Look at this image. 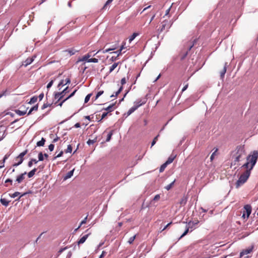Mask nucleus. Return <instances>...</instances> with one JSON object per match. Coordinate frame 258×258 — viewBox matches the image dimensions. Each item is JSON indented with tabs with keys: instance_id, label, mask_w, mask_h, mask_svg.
Listing matches in <instances>:
<instances>
[{
	"instance_id": "4be33fe9",
	"label": "nucleus",
	"mask_w": 258,
	"mask_h": 258,
	"mask_svg": "<svg viewBox=\"0 0 258 258\" xmlns=\"http://www.w3.org/2000/svg\"><path fill=\"white\" fill-rule=\"evenodd\" d=\"M8 156L7 155H5L3 160L0 161V168H2L5 166V162L6 160L8 158Z\"/></svg>"
},
{
	"instance_id": "c03bdc74",
	"label": "nucleus",
	"mask_w": 258,
	"mask_h": 258,
	"mask_svg": "<svg viewBox=\"0 0 258 258\" xmlns=\"http://www.w3.org/2000/svg\"><path fill=\"white\" fill-rule=\"evenodd\" d=\"M100 50H98L97 53H96L94 55H92V52H90L89 53H88L87 54H85V56H86V57H87L88 59H90L89 58L92 56V55L94 56L95 54H96L97 53H98Z\"/></svg>"
},
{
	"instance_id": "2f4dec72",
	"label": "nucleus",
	"mask_w": 258,
	"mask_h": 258,
	"mask_svg": "<svg viewBox=\"0 0 258 258\" xmlns=\"http://www.w3.org/2000/svg\"><path fill=\"white\" fill-rule=\"evenodd\" d=\"M187 198L185 197H183L180 201V204L181 205H184L186 203Z\"/></svg>"
},
{
	"instance_id": "6e6552de",
	"label": "nucleus",
	"mask_w": 258,
	"mask_h": 258,
	"mask_svg": "<svg viewBox=\"0 0 258 258\" xmlns=\"http://www.w3.org/2000/svg\"><path fill=\"white\" fill-rule=\"evenodd\" d=\"M253 249V245H251L248 248L243 250L240 253V256L242 257L245 254H247L252 252Z\"/></svg>"
},
{
	"instance_id": "4d7b16f0",
	"label": "nucleus",
	"mask_w": 258,
	"mask_h": 258,
	"mask_svg": "<svg viewBox=\"0 0 258 258\" xmlns=\"http://www.w3.org/2000/svg\"><path fill=\"white\" fill-rule=\"evenodd\" d=\"M72 255V253L71 251H70L67 253L65 258H71Z\"/></svg>"
},
{
	"instance_id": "e2e57ef3",
	"label": "nucleus",
	"mask_w": 258,
	"mask_h": 258,
	"mask_svg": "<svg viewBox=\"0 0 258 258\" xmlns=\"http://www.w3.org/2000/svg\"><path fill=\"white\" fill-rule=\"evenodd\" d=\"M171 224H172V222H170V223H169L167 224L165 226V227H164V228L161 230V231H164V230H165V229H166V228H167L169 226V225H170Z\"/></svg>"
},
{
	"instance_id": "a19ab883",
	"label": "nucleus",
	"mask_w": 258,
	"mask_h": 258,
	"mask_svg": "<svg viewBox=\"0 0 258 258\" xmlns=\"http://www.w3.org/2000/svg\"><path fill=\"white\" fill-rule=\"evenodd\" d=\"M20 192H19L18 191H16V192H14V194L11 195L10 196L12 198H15L16 197L20 196Z\"/></svg>"
},
{
	"instance_id": "4468645a",
	"label": "nucleus",
	"mask_w": 258,
	"mask_h": 258,
	"mask_svg": "<svg viewBox=\"0 0 258 258\" xmlns=\"http://www.w3.org/2000/svg\"><path fill=\"white\" fill-rule=\"evenodd\" d=\"M26 174V172H25L24 173H22L21 174H20V175H19L17 178H16V181L18 182V183H21V182H22V181L25 178V175Z\"/></svg>"
},
{
	"instance_id": "423d86ee",
	"label": "nucleus",
	"mask_w": 258,
	"mask_h": 258,
	"mask_svg": "<svg viewBox=\"0 0 258 258\" xmlns=\"http://www.w3.org/2000/svg\"><path fill=\"white\" fill-rule=\"evenodd\" d=\"M251 212V207L249 205H246L244 207V210L243 211L242 217L243 218H248Z\"/></svg>"
},
{
	"instance_id": "f03ea898",
	"label": "nucleus",
	"mask_w": 258,
	"mask_h": 258,
	"mask_svg": "<svg viewBox=\"0 0 258 258\" xmlns=\"http://www.w3.org/2000/svg\"><path fill=\"white\" fill-rule=\"evenodd\" d=\"M246 157V152L244 147L243 146H239L236 147L232 153V163L236 165L237 163L241 161Z\"/></svg>"
},
{
	"instance_id": "f257e3e1",
	"label": "nucleus",
	"mask_w": 258,
	"mask_h": 258,
	"mask_svg": "<svg viewBox=\"0 0 258 258\" xmlns=\"http://www.w3.org/2000/svg\"><path fill=\"white\" fill-rule=\"evenodd\" d=\"M258 157V152L253 151L252 154L246 157V162L244 164L241 168L246 169V171L242 173L236 183L237 188L243 184L248 178L250 171L255 165Z\"/></svg>"
},
{
	"instance_id": "5fc2aeb1",
	"label": "nucleus",
	"mask_w": 258,
	"mask_h": 258,
	"mask_svg": "<svg viewBox=\"0 0 258 258\" xmlns=\"http://www.w3.org/2000/svg\"><path fill=\"white\" fill-rule=\"evenodd\" d=\"M66 84L65 83V82L63 80H61L58 84V87H59L61 86H64V85H66Z\"/></svg>"
},
{
	"instance_id": "ea45409f",
	"label": "nucleus",
	"mask_w": 258,
	"mask_h": 258,
	"mask_svg": "<svg viewBox=\"0 0 258 258\" xmlns=\"http://www.w3.org/2000/svg\"><path fill=\"white\" fill-rule=\"evenodd\" d=\"M112 134H113V131H111L107 135V139L106 140V142H109L111 140V136H112Z\"/></svg>"
},
{
	"instance_id": "f704fd0d",
	"label": "nucleus",
	"mask_w": 258,
	"mask_h": 258,
	"mask_svg": "<svg viewBox=\"0 0 258 258\" xmlns=\"http://www.w3.org/2000/svg\"><path fill=\"white\" fill-rule=\"evenodd\" d=\"M167 165H168V164H166V162H165V163H164V164H163L161 166V167H160V169H159L160 172H162L165 170V168L166 167V166H167Z\"/></svg>"
},
{
	"instance_id": "1a4fd4ad",
	"label": "nucleus",
	"mask_w": 258,
	"mask_h": 258,
	"mask_svg": "<svg viewBox=\"0 0 258 258\" xmlns=\"http://www.w3.org/2000/svg\"><path fill=\"white\" fill-rule=\"evenodd\" d=\"M192 224H194V222H191V221H189L186 227V229H185L184 232L181 235L180 238L183 237V236H184L185 235L187 234V233L189 231V228H191V229L192 228V227L191 226V225Z\"/></svg>"
},
{
	"instance_id": "bb28decb",
	"label": "nucleus",
	"mask_w": 258,
	"mask_h": 258,
	"mask_svg": "<svg viewBox=\"0 0 258 258\" xmlns=\"http://www.w3.org/2000/svg\"><path fill=\"white\" fill-rule=\"evenodd\" d=\"M45 142V140L43 138H42L41 139V141H38L37 143V146H39V147L43 146L44 145Z\"/></svg>"
},
{
	"instance_id": "473e14b6",
	"label": "nucleus",
	"mask_w": 258,
	"mask_h": 258,
	"mask_svg": "<svg viewBox=\"0 0 258 258\" xmlns=\"http://www.w3.org/2000/svg\"><path fill=\"white\" fill-rule=\"evenodd\" d=\"M1 203L4 206H7L9 204V202L7 201L5 199H1Z\"/></svg>"
},
{
	"instance_id": "0e129e2a",
	"label": "nucleus",
	"mask_w": 258,
	"mask_h": 258,
	"mask_svg": "<svg viewBox=\"0 0 258 258\" xmlns=\"http://www.w3.org/2000/svg\"><path fill=\"white\" fill-rule=\"evenodd\" d=\"M64 81L65 82V83L66 84V85L67 84H69L71 82V80L70 78H67L65 80H64Z\"/></svg>"
},
{
	"instance_id": "20e7f679",
	"label": "nucleus",
	"mask_w": 258,
	"mask_h": 258,
	"mask_svg": "<svg viewBox=\"0 0 258 258\" xmlns=\"http://www.w3.org/2000/svg\"><path fill=\"white\" fill-rule=\"evenodd\" d=\"M196 42V40L195 39L194 41L188 42L186 43L185 47H186L187 50L186 51H185L184 52H182L181 53V54L180 55L181 59L182 60L186 57V56H187V55L188 54V51H190L191 50V49L192 48V47L194 46Z\"/></svg>"
},
{
	"instance_id": "b1692460",
	"label": "nucleus",
	"mask_w": 258,
	"mask_h": 258,
	"mask_svg": "<svg viewBox=\"0 0 258 258\" xmlns=\"http://www.w3.org/2000/svg\"><path fill=\"white\" fill-rule=\"evenodd\" d=\"M66 52H68L71 55L75 54L77 51L73 48L68 49L65 50Z\"/></svg>"
},
{
	"instance_id": "7c9ffc66",
	"label": "nucleus",
	"mask_w": 258,
	"mask_h": 258,
	"mask_svg": "<svg viewBox=\"0 0 258 258\" xmlns=\"http://www.w3.org/2000/svg\"><path fill=\"white\" fill-rule=\"evenodd\" d=\"M175 181V180H174L171 183H170L169 184L166 186L165 187V188L167 190H169V189H170L172 187Z\"/></svg>"
},
{
	"instance_id": "8fccbe9b",
	"label": "nucleus",
	"mask_w": 258,
	"mask_h": 258,
	"mask_svg": "<svg viewBox=\"0 0 258 258\" xmlns=\"http://www.w3.org/2000/svg\"><path fill=\"white\" fill-rule=\"evenodd\" d=\"M123 89V86H121L119 89H118V90L115 92V97H117L118 96V95L122 91Z\"/></svg>"
},
{
	"instance_id": "69168bd1",
	"label": "nucleus",
	"mask_w": 258,
	"mask_h": 258,
	"mask_svg": "<svg viewBox=\"0 0 258 258\" xmlns=\"http://www.w3.org/2000/svg\"><path fill=\"white\" fill-rule=\"evenodd\" d=\"M188 84H186L184 87L183 88H182V92H183V91H184L185 90H186V89L188 88Z\"/></svg>"
},
{
	"instance_id": "393cba45",
	"label": "nucleus",
	"mask_w": 258,
	"mask_h": 258,
	"mask_svg": "<svg viewBox=\"0 0 258 258\" xmlns=\"http://www.w3.org/2000/svg\"><path fill=\"white\" fill-rule=\"evenodd\" d=\"M37 100L38 97L36 96H34L31 98L29 102L33 104H34L37 101Z\"/></svg>"
},
{
	"instance_id": "a211bd4d",
	"label": "nucleus",
	"mask_w": 258,
	"mask_h": 258,
	"mask_svg": "<svg viewBox=\"0 0 258 258\" xmlns=\"http://www.w3.org/2000/svg\"><path fill=\"white\" fill-rule=\"evenodd\" d=\"M74 170L75 169H73L71 171H70L69 172H68L67 174H66V175L64 176V179L66 180V179H67L68 178H71L73 176V175Z\"/></svg>"
},
{
	"instance_id": "a878e982",
	"label": "nucleus",
	"mask_w": 258,
	"mask_h": 258,
	"mask_svg": "<svg viewBox=\"0 0 258 258\" xmlns=\"http://www.w3.org/2000/svg\"><path fill=\"white\" fill-rule=\"evenodd\" d=\"M37 170V169L36 168H34L32 170H31V171H30L28 173V176L29 178H31L32 177V176H33V175L35 174L36 171Z\"/></svg>"
},
{
	"instance_id": "58836bf2",
	"label": "nucleus",
	"mask_w": 258,
	"mask_h": 258,
	"mask_svg": "<svg viewBox=\"0 0 258 258\" xmlns=\"http://www.w3.org/2000/svg\"><path fill=\"white\" fill-rule=\"evenodd\" d=\"M72 151V146L71 145H69L68 146V147H67V149H66L65 152L66 153H71Z\"/></svg>"
},
{
	"instance_id": "cd10ccee",
	"label": "nucleus",
	"mask_w": 258,
	"mask_h": 258,
	"mask_svg": "<svg viewBox=\"0 0 258 258\" xmlns=\"http://www.w3.org/2000/svg\"><path fill=\"white\" fill-rule=\"evenodd\" d=\"M103 93H104L103 91H99L97 93L96 96L94 98V97L92 98V100H94V101L96 100L99 98V96H100L102 94H103Z\"/></svg>"
},
{
	"instance_id": "dca6fc26",
	"label": "nucleus",
	"mask_w": 258,
	"mask_h": 258,
	"mask_svg": "<svg viewBox=\"0 0 258 258\" xmlns=\"http://www.w3.org/2000/svg\"><path fill=\"white\" fill-rule=\"evenodd\" d=\"M88 236H89V234H86L85 235H84L78 241V244L79 245V244L84 243L85 242V241L86 240V239L88 238Z\"/></svg>"
},
{
	"instance_id": "0eeeda50",
	"label": "nucleus",
	"mask_w": 258,
	"mask_h": 258,
	"mask_svg": "<svg viewBox=\"0 0 258 258\" xmlns=\"http://www.w3.org/2000/svg\"><path fill=\"white\" fill-rule=\"evenodd\" d=\"M145 103V101L142 102V100H138L134 103V105L128 110L127 113H133L138 107Z\"/></svg>"
},
{
	"instance_id": "f3484780",
	"label": "nucleus",
	"mask_w": 258,
	"mask_h": 258,
	"mask_svg": "<svg viewBox=\"0 0 258 258\" xmlns=\"http://www.w3.org/2000/svg\"><path fill=\"white\" fill-rule=\"evenodd\" d=\"M120 63V62H114L109 68V73H111L113 72L118 66V64Z\"/></svg>"
},
{
	"instance_id": "052dcab7",
	"label": "nucleus",
	"mask_w": 258,
	"mask_h": 258,
	"mask_svg": "<svg viewBox=\"0 0 258 258\" xmlns=\"http://www.w3.org/2000/svg\"><path fill=\"white\" fill-rule=\"evenodd\" d=\"M53 83V81L52 80V81H50V82H49V83H48V84H47V88H50V87L52 86V85Z\"/></svg>"
},
{
	"instance_id": "774afa93",
	"label": "nucleus",
	"mask_w": 258,
	"mask_h": 258,
	"mask_svg": "<svg viewBox=\"0 0 258 258\" xmlns=\"http://www.w3.org/2000/svg\"><path fill=\"white\" fill-rule=\"evenodd\" d=\"M117 56H116V57L112 56L110 58V60L112 61H115V60H116L117 59Z\"/></svg>"
},
{
	"instance_id": "f8f14e48",
	"label": "nucleus",
	"mask_w": 258,
	"mask_h": 258,
	"mask_svg": "<svg viewBox=\"0 0 258 258\" xmlns=\"http://www.w3.org/2000/svg\"><path fill=\"white\" fill-rule=\"evenodd\" d=\"M227 62H225L222 70L220 72V77L222 79L224 77V75L227 71Z\"/></svg>"
},
{
	"instance_id": "bf43d9fd",
	"label": "nucleus",
	"mask_w": 258,
	"mask_h": 258,
	"mask_svg": "<svg viewBox=\"0 0 258 258\" xmlns=\"http://www.w3.org/2000/svg\"><path fill=\"white\" fill-rule=\"evenodd\" d=\"M69 92L68 87H66L62 92V94L64 95L66 93Z\"/></svg>"
},
{
	"instance_id": "9b49d317",
	"label": "nucleus",
	"mask_w": 258,
	"mask_h": 258,
	"mask_svg": "<svg viewBox=\"0 0 258 258\" xmlns=\"http://www.w3.org/2000/svg\"><path fill=\"white\" fill-rule=\"evenodd\" d=\"M35 57V56L32 57H28L23 62V65L25 67H27L28 65L31 64L34 60V58Z\"/></svg>"
},
{
	"instance_id": "aec40b11",
	"label": "nucleus",
	"mask_w": 258,
	"mask_h": 258,
	"mask_svg": "<svg viewBox=\"0 0 258 258\" xmlns=\"http://www.w3.org/2000/svg\"><path fill=\"white\" fill-rule=\"evenodd\" d=\"M175 158V156L173 155H171L169 158H168L167 160L166 161V163L168 165L171 163L174 160V158Z\"/></svg>"
},
{
	"instance_id": "5701e85b",
	"label": "nucleus",
	"mask_w": 258,
	"mask_h": 258,
	"mask_svg": "<svg viewBox=\"0 0 258 258\" xmlns=\"http://www.w3.org/2000/svg\"><path fill=\"white\" fill-rule=\"evenodd\" d=\"M63 97V95L61 92H58L55 94V98L60 100Z\"/></svg>"
},
{
	"instance_id": "3c124183",
	"label": "nucleus",
	"mask_w": 258,
	"mask_h": 258,
	"mask_svg": "<svg viewBox=\"0 0 258 258\" xmlns=\"http://www.w3.org/2000/svg\"><path fill=\"white\" fill-rule=\"evenodd\" d=\"M160 198V195H156V196L154 197V199H153V201H152L151 202L152 203V202H153L154 201H159V200Z\"/></svg>"
},
{
	"instance_id": "c9c22d12",
	"label": "nucleus",
	"mask_w": 258,
	"mask_h": 258,
	"mask_svg": "<svg viewBox=\"0 0 258 258\" xmlns=\"http://www.w3.org/2000/svg\"><path fill=\"white\" fill-rule=\"evenodd\" d=\"M89 59H88L87 57H86V56L84 55L81 58H79L78 60V62H79V61H86L87 62H88V60H89Z\"/></svg>"
},
{
	"instance_id": "9d476101",
	"label": "nucleus",
	"mask_w": 258,
	"mask_h": 258,
	"mask_svg": "<svg viewBox=\"0 0 258 258\" xmlns=\"http://www.w3.org/2000/svg\"><path fill=\"white\" fill-rule=\"evenodd\" d=\"M192 224H194V222H191V221H189L186 227V229H185L184 232L181 235L180 238L183 237V236H184L185 235L187 234V233L189 231V228H191V229L192 228V227L191 226V225Z\"/></svg>"
},
{
	"instance_id": "e433bc0d",
	"label": "nucleus",
	"mask_w": 258,
	"mask_h": 258,
	"mask_svg": "<svg viewBox=\"0 0 258 258\" xmlns=\"http://www.w3.org/2000/svg\"><path fill=\"white\" fill-rule=\"evenodd\" d=\"M96 140H97V139L96 138H95L94 140H90L89 139L87 143L88 145H91L93 144H94V143H95L96 142Z\"/></svg>"
},
{
	"instance_id": "a18cd8bd",
	"label": "nucleus",
	"mask_w": 258,
	"mask_h": 258,
	"mask_svg": "<svg viewBox=\"0 0 258 258\" xmlns=\"http://www.w3.org/2000/svg\"><path fill=\"white\" fill-rule=\"evenodd\" d=\"M39 161H43L44 160L43 154L42 152H40L38 154Z\"/></svg>"
},
{
	"instance_id": "6ab92c4d",
	"label": "nucleus",
	"mask_w": 258,
	"mask_h": 258,
	"mask_svg": "<svg viewBox=\"0 0 258 258\" xmlns=\"http://www.w3.org/2000/svg\"><path fill=\"white\" fill-rule=\"evenodd\" d=\"M113 0H107V1L104 4L102 9L104 10H106L109 7L110 4L112 3Z\"/></svg>"
},
{
	"instance_id": "c756f323",
	"label": "nucleus",
	"mask_w": 258,
	"mask_h": 258,
	"mask_svg": "<svg viewBox=\"0 0 258 258\" xmlns=\"http://www.w3.org/2000/svg\"><path fill=\"white\" fill-rule=\"evenodd\" d=\"M38 162V161H37L35 159H32L28 163V166L29 167H31L32 166V164L34 163L36 164Z\"/></svg>"
},
{
	"instance_id": "13d9d810",
	"label": "nucleus",
	"mask_w": 258,
	"mask_h": 258,
	"mask_svg": "<svg viewBox=\"0 0 258 258\" xmlns=\"http://www.w3.org/2000/svg\"><path fill=\"white\" fill-rule=\"evenodd\" d=\"M54 146L53 144H50L48 146V149L50 151H52L54 149Z\"/></svg>"
},
{
	"instance_id": "49530a36",
	"label": "nucleus",
	"mask_w": 258,
	"mask_h": 258,
	"mask_svg": "<svg viewBox=\"0 0 258 258\" xmlns=\"http://www.w3.org/2000/svg\"><path fill=\"white\" fill-rule=\"evenodd\" d=\"M27 153V150H26L24 152H22L20 154V155L18 156L20 158H22V159H23L24 156Z\"/></svg>"
},
{
	"instance_id": "338daca9",
	"label": "nucleus",
	"mask_w": 258,
	"mask_h": 258,
	"mask_svg": "<svg viewBox=\"0 0 258 258\" xmlns=\"http://www.w3.org/2000/svg\"><path fill=\"white\" fill-rule=\"evenodd\" d=\"M105 254H106V252L105 251H103L102 252V254L100 256L99 258L103 257L104 256V255H105Z\"/></svg>"
},
{
	"instance_id": "4c0bfd02",
	"label": "nucleus",
	"mask_w": 258,
	"mask_h": 258,
	"mask_svg": "<svg viewBox=\"0 0 258 258\" xmlns=\"http://www.w3.org/2000/svg\"><path fill=\"white\" fill-rule=\"evenodd\" d=\"M98 62V59L96 58H90L88 60V62H94V63H97Z\"/></svg>"
},
{
	"instance_id": "603ef678",
	"label": "nucleus",
	"mask_w": 258,
	"mask_h": 258,
	"mask_svg": "<svg viewBox=\"0 0 258 258\" xmlns=\"http://www.w3.org/2000/svg\"><path fill=\"white\" fill-rule=\"evenodd\" d=\"M159 135H158L154 139L153 141L152 142V145H151L152 146H154L157 140H158V138L159 137Z\"/></svg>"
},
{
	"instance_id": "de8ad7c7",
	"label": "nucleus",
	"mask_w": 258,
	"mask_h": 258,
	"mask_svg": "<svg viewBox=\"0 0 258 258\" xmlns=\"http://www.w3.org/2000/svg\"><path fill=\"white\" fill-rule=\"evenodd\" d=\"M67 249V247H65L64 248H62L61 249H60L58 252H57V256H58L60 255V254L64 250Z\"/></svg>"
},
{
	"instance_id": "ddd939ff",
	"label": "nucleus",
	"mask_w": 258,
	"mask_h": 258,
	"mask_svg": "<svg viewBox=\"0 0 258 258\" xmlns=\"http://www.w3.org/2000/svg\"><path fill=\"white\" fill-rule=\"evenodd\" d=\"M115 104L113 103L111 105H110L106 108H105L104 109L107 111L106 113H110L114 110V109L115 108Z\"/></svg>"
},
{
	"instance_id": "2eb2a0df",
	"label": "nucleus",
	"mask_w": 258,
	"mask_h": 258,
	"mask_svg": "<svg viewBox=\"0 0 258 258\" xmlns=\"http://www.w3.org/2000/svg\"><path fill=\"white\" fill-rule=\"evenodd\" d=\"M24 159H22V158H20V157L18 156L16 158L15 160L17 162L15 164H14V166H17L19 165H20L23 161Z\"/></svg>"
},
{
	"instance_id": "37998d69",
	"label": "nucleus",
	"mask_w": 258,
	"mask_h": 258,
	"mask_svg": "<svg viewBox=\"0 0 258 258\" xmlns=\"http://www.w3.org/2000/svg\"><path fill=\"white\" fill-rule=\"evenodd\" d=\"M91 96L92 94H89L86 96L85 98V103H87L89 101Z\"/></svg>"
},
{
	"instance_id": "79ce46f5",
	"label": "nucleus",
	"mask_w": 258,
	"mask_h": 258,
	"mask_svg": "<svg viewBox=\"0 0 258 258\" xmlns=\"http://www.w3.org/2000/svg\"><path fill=\"white\" fill-rule=\"evenodd\" d=\"M0 134H2V137L0 138V141L4 138L5 130L2 127H0Z\"/></svg>"
},
{
	"instance_id": "09e8293b",
	"label": "nucleus",
	"mask_w": 258,
	"mask_h": 258,
	"mask_svg": "<svg viewBox=\"0 0 258 258\" xmlns=\"http://www.w3.org/2000/svg\"><path fill=\"white\" fill-rule=\"evenodd\" d=\"M136 235H134V236H132V237H131L129 239V240H128V242L130 244L132 243L133 242V241L135 240V238H136Z\"/></svg>"
},
{
	"instance_id": "72a5a7b5",
	"label": "nucleus",
	"mask_w": 258,
	"mask_h": 258,
	"mask_svg": "<svg viewBox=\"0 0 258 258\" xmlns=\"http://www.w3.org/2000/svg\"><path fill=\"white\" fill-rule=\"evenodd\" d=\"M87 216H86L84 219L83 220H82L79 225V226L75 229V231H76L79 228H80L81 227V226L84 224H85L86 223V221H87Z\"/></svg>"
},
{
	"instance_id": "680f3d73",
	"label": "nucleus",
	"mask_w": 258,
	"mask_h": 258,
	"mask_svg": "<svg viewBox=\"0 0 258 258\" xmlns=\"http://www.w3.org/2000/svg\"><path fill=\"white\" fill-rule=\"evenodd\" d=\"M115 48H108V49H106L104 50L103 51V53H106V52H109V51H111V50H114Z\"/></svg>"
},
{
	"instance_id": "6e6d98bb",
	"label": "nucleus",
	"mask_w": 258,
	"mask_h": 258,
	"mask_svg": "<svg viewBox=\"0 0 258 258\" xmlns=\"http://www.w3.org/2000/svg\"><path fill=\"white\" fill-rule=\"evenodd\" d=\"M217 150H218L217 149L215 150V151L212 153V155L211 156V157H210L211 161H212L214 159V156L216 155V153L217 152Z\"/></svg>"
},
{
	"instance_id": "864d4df0",
	"label": "nucleus",
	"mask_w": 258,
	"mask_h": 258,
	"mask_svg": "<svg viewBox=\"0 0 258 258\" xmlns=\"http://www.w3.org/2000/svg\"><path fill=\"white\" fill-rule=\"evenodd\" d=\"M120 83L121 84V86H122L123 85H124L126 83L125 78L124 77V78H122L121 80Z\"/></svg>"
},
{
	"instance_id": "7ed1b4c3",
	"label": "nucleus",
	"mask_w": 258,
	"mask_h": 258,
	"mask_svg": "<svg viewBox=\"0 0 258 258\" xmlns=\"http://www.w3.org/2000/svg\"><path fill=\"white\" fill-rule=\"evenodd\" d=\"M20 110L16 111V113H31L38 110V104L34 105L29 102H26L20 107Z\"/></svg>"
},
{
	"instance_id": "412c9836",
	"label": "nucleus",
	"mask_w": 258,
	"mask_h": 258,
	"mask_svg": "<svg viewBox=\"0 0 258 258\" xmlns=\"http://www.w3.org/2000/svg\"><path fill=\"white\" fill-rule=\"evenodd\" d=\"M77 90H75L73 92H72L68 97H67L65 99H64L60 103V106L62 105V104L67 100L69 99L70 98L73 97L75 94L76 93Z\"/></svg>"
},
{
	"instance_id": "39448f33",
	"label": "nucleus",
	"mask_w": 258,
	"mask_h": 258,
	"mask_svg": "<svg viewBox=\"0 0 258 258\" xmlns=\"http://www.w3.org/2000/svg\"><path fill=\"white\" fill-rule=\"evenodd\" d=\"M161 26L158 30L160 33L163 32L164 30L168 31V29L171 27L172 23L170 21L165 20L161 23Z\"/></svg>"
},
{
	"instance_id": "c85d7f7f",
	"label": "nucleus",
	"mask_w": 258,
	"mask_h": 258,
	"mask_svg": "<svg viewBox=\"0 0 258 258\" xmlns=\"http://www.w3.org/2000/svg\"><path fill=\"white\" fill-rule=\"evenodd\" d=\"M138 35V34L137 33H134L129 38V42L131 43Z\"/></svg>"
}]
</instances>
